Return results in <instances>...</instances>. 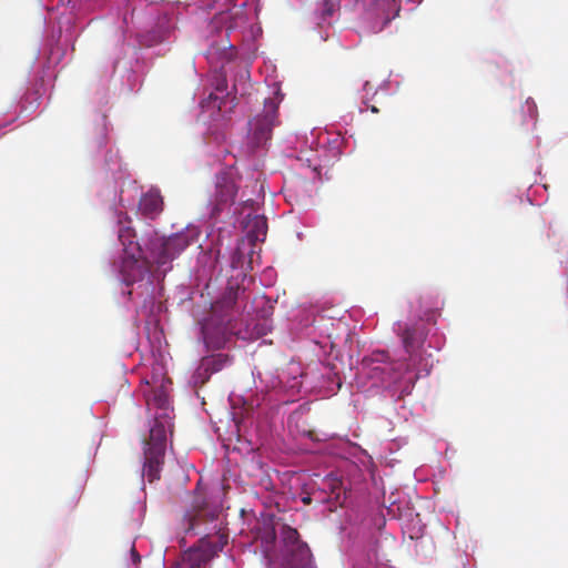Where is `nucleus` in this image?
<instances>
[{
	"label": "nucleus",
	"instance_id": "nucleus-1",
	"mask_svg": "<svg viewBox=\"0 0 568 568\" xmlns=\"http://www.w3.org/2000/svg\"><path fill=\"white\" fill-rule=\"evenodd\" d=\"M197 241L194 230H186L170 236H153L148 244V260L165 274L172 268V262L191 244Z\"/></svg>",
	"mask_w": 568,
	"mask_h": 568
},
{
	"label": "nucleus",
	"instance_id": "nucleus-2",
	"mask_svg": "<svg viewBox=\"0 0 568 568\" xmlns=\"http://www.w3.org/2000/svg\"><path fill=\"white\" fill-rule=\"evenodd\" d=\"M354 10L362 28L376 33L398 16L399 7L396 0H356Z\"/></svg>",
	"mask_w": 568,
	"mask_h": 568
},
{
	"label": "nucleus",
	"instance_id": "nucleus-3",
	"mask_svg": "<svg viewBox=\"0 0 568 568\" xmlns=\"http://www.w3.org/2000/svg\"><path fill=\"white\" fill-rule=\"evenodd\" d=\"M166 448V428L158 419L154 420L144 442L143 473L150 483L160 478L161 466Z\"/></svg>",
	"mask_w": 568,
	"mask_h": 568
},
{
	"label": "nucleus",
	"instance_id": "nucleus-4",
	"mask_svg": "<svg viewBox=\"0 0 568 568\" xmlns=\"http://www.w3.org/2000/svg\"><path fill=\"white\" fill-rule=\"evenodd\" d=\"M227 535L217 531L200 539L199 545L190 548L182 556L181 568H205L209 561L223 550Z\"/></svg>",
	"mask_w": 568,
	"mask_h": 568
},
{
	"label": "nucleus",
	"instance_id": "nucleus-5",
	"mask_svg": "<svg viewBox=\"0 0 568 568\" xmlns=\"http://www.w3.org/2000/svg\"><path fill=\"white\" fill-rule=\"evenodd\" d=\"M278 104L276 98L266 99L262 113L250 121V132L255 146H262L271 139L272 130L277 124Z\"/></svg>",
	"mask_w": 568,
	"mask_h": 568
},
{
	"label": "nucleus",
	"instance_id": "nucleus-6",
	"mask_svg": "<svg viewBox=\"0 0 568 568\" xmlns=\"http://www.w3.org/2000/svg\"><path fill=\"white\" fill-rule=\"evenodd\" d=\"M131 220L126 215V213L120 212L118 214V224H119V241L123 246V252L125 255L135 256L139 255L142 250L136 241L135 231L130 225Z\"/></svg>",
	"mask_w": 568,
	"mask_h": 568
},
{
	"label": "nucleus",
	"instance_id": "nucleus-7",
	"mask_svg": "<svg viewBox=\"0 0 568 568\" xmlns=\"http://www.w3.org/2000/svg\"><path fill=\"white\" fill-rule=\"evenodd\" d=\"M230 357H201V361L192 375L195 386H203L212 374L220 372L229 364Z\"/></svg>",
	"mask_w": 568,
	"mask_h": 568
},
{
	"label": "nucleus",
	"instance_id": "nucleus-8",
	"mask_svg": "<svg viewBox=\"0 0 568 568\" xmlns=\"http://www.w3.org/2000/svg\"><path fill=\"white\" fill-rule=\"evenodd\" d=\"M216 201L219 203H231L234 201L237 193V184L235 181V173L230 168L216 175Z\"/></svg>",
	"mask_w": 568,
	"mask_h": 568
},
{
	"label": "nucleus",
	"instance_id": "nucleus-9",
	"mask_svg": "<svg viewBox=\"0 0 568 568\" xmlns=\"http://www.w3.org/2000/svg\"><path fill=\"white\" fill-rule=\"evenodd\" d=\"M141 257L142 252L135 256L125 255L123 258L120 272L126 285L142 281L148 273L149 268L145 262L141 261Z\"/></svg>",
	"mask_w": 568,
	"mask_h": 568
},
{
	"label": "nucleus",
	"instance_id": "nucleus-10",
	"mask_svg": "<svg viewBox=\"0 0 568 568\" xmlns=\"http://www.w3.org/2000/svg\"><path fill=\"white\" fill-rule=\"evenodd\" d=\"M141 214L148 219L154 220L163 211V199L158 190H150L143 194L139 202Z\"/></svg>",
	"mask_w": 568,
	"mask_h": 568
},
{
	"label": "nucleus",
	"instance_id": "nucleus-11",
	"mask_svg": "<svg viewBox=\"0 0 568 568\" xmlns=\"http://www.w3.org/2000/svg\"><path fill=\"white\" fill-rule=\"evenodd\" d=\"M150 364L151 374L146 378V384L151 387H163V385H172L171 378L168 376V372L164 364V357H142Z\"/></svg>",
	"mask_w": 568,
	"mask_h": 568
},
{
	"label": "nucleus",
	"instance_id": "nucleus-12",
	"mask_svg": "<svg viewBox=\"0 0 568 568\" xmlns=\"http://www.w3.org/2000/svg\"><path fill=\"white\" fill-rule=\"evenodd\" d=\"M248 241L254 245L256 242H264L267 233V221L262 215H248L244 225Z\"/></svg>",
	"mask_w": 568,
	"mask_h": 568
},
{
	"label": "nucleus",
	"instance_id": "nucleus-13",
	"mask_svg": "<svg viewBox=\"0 0 568 568\" xmlns=\"http://www.w3.org/2000/svg\"><path fill=\"white\" fill-rule=\"evenodd\" d=\"M312 560V554L306 544H298L295 548L286 551L287 568H308Z\"/></svg>",
	"mask_w": 568,
	"mask_h": 568
},
{
	"label": "nucleus",
	"instance_id": "nucleus-14",
	"mask_svg": "<svg viewBox=\"0 0 568 568\" xmlns=\"http://www.w3.org/2000/svg\"><path fill=\"white\" fill-rule=\"evenodd\" d=\"M425 339H426L425 332L423 329H419L416 327L406 328L402 335L404 348H405L406 353H408L409 355H412L418 351H422L426 355H428L427 351L423 348Z\"/></svg>",
	"mask_w": 568,
	"mask_h": 568
},
{
	"label": "nucleus",
	"instance_id": "nucleus-15",
	"mask_svg": "<svg viewBox=\"0 0 568 568\" xmlns=\"http://www.w3.org/2000/svg\"><path fill=\"white\" fill-rule=\"evenodd\" d=\"M418 308L420 311V320L428 323L436 322V314L439 311V301L429 294L422 295L418 300Z\"/></svg>",
	"mask_w": 568,
	"mask_h": 568
},
{
	"label": "nucleus",
	"instance_id": "nucleus-16",
	"mask_svg": "<svg viewBox=\"0 0 568 568\" xmlns=\"http://www.w3.org/2000/svg\"><path fill=\"white\" fill-rule=\"evenodd\" d=\"M170 387L171 385H163V387H151L152 392L148 396V405H154L161 409H168L170 405Z\"/></svg>",
	"mask_w": 568,
	"mask_h": 568
},
{
	"label": "nucleus",
	"instance_id": "nucleus-17",
	"mask_svg": "<svg viewBox=\"0 0 568 568\" xmlns=\"http://www.w3.org/2000/svg\"><path fill=\"white\" fill-rule=\"evenodd\" d=\"M282 537L285 545V551L290 548L297 547L298 544H304L300 540V535L295 528L290 526H284L282 530Z\"/></svg>",
	"mask_w": 568,
	"mask_h": 568
},
{
	"label": "nucleus",
	"instance_id": "nucleus-18",
	"mask_svg": "<svg viewBox=\"0 0 568 568\" xmlns=\"http://www.w3.org/2000/svg\"><path fill=\"white\" fill-rule=\"evenodd\" d=\"M341 8V0H323L321 8V21L327 22Z\"/></svg>",
	"mask_w": 568,
	"mask_h": 568
},
{
	"label": "nucleus",
	"instance_id": "nucleus-19",
	"mask_svg": "<svg viewBox=\"0 0 568 568\" xmlns=\"http://www.w3.org/2000/svg\"><path fill=\"white\" fill-rule=\"evenodd\" d=\"M202 334H203V337H204V342L205 344L209 346V347H212L214 349H220V348H223L224 347V341L223 339H219L216 342L212 341L210 337H209V333H207V327L206 326H203L202 327Z\"/></svg>",
	"mask_w": 568,
	"mask_h": 568
},
{
	"label": "nucleus",
	"instance_id": "nucleus-20",
	"mask_svg": "<svg viewBox=\"0 0 568 568\" xmlns=\"http://www.w3.org/2000/svg\"><path fill=\"white\" fill-rule=\"evenodd\" d=\"M347 341H349V343H351V344L356 343V345H357L356 352H357V353L366 352V349H365V343H364L363 345H361V344H359V341L356 338V336H355V335H348ZM348 352H349V353H353V352H355V349H353V348L351 347Z\"/></svg>",
	"mask_w": 568,
	"mask_h": 568
},
{
	"label": "nucleus",
	"instance_id": "nucleus-21",
	"mask_svg": "<svg viewBox=\"0 0 568 568\" xmlns=\"http://www.w3.org/2000/svg\"><path fill=\"white\" fill-rule=\"evenodd\" d=\"M187 520V527L185 528L186 532H191V531H194L195 528H196V525H197V517L195 516H189L186 518Z\"/></svg>",
	"mask_w": 568,
	"mask_h": 568
},
{
	"label": "nucleus",
	"instance_id": "nucleus-22",
	"mask_svg": "<svg viewBox=\"0 0 568 568\" xmlns=\"http://www.w3.org/2000/svg\"><path fill=\"white\" fill-rule=\"evenodd\" d=\"M130 551H131L133 562L139 564L141 560V557H140L139 552L136 551V549L134 547H132Z\"/></svg>",
	"mask_w": 568,
	"mask_h": 568
},
{
	"label": "nucleus",
	"instance_id": "nucleus-23",
	"mask_svg": "<svg viewBox=\"0 0 568 568\" xmlns=\"http://www.w3.org/2000/svg\"><path fill=\"white\" fill-rule=\"evenodd\" d=\"M372 355H378V356H382V355H385V352L384 351H374L372 353Z\"/></svg>",
	"mask_w": 568,
	"mask_h": 568
},
{
	"label": "nucleus",
	"instance_id": "nucleus-24",
	"mask_svg": "<svg viewBox=\"0 0 568 568\" xmlns=\"http://www.w3.org/2000/svg\"><path fill=\"white\" fill-rule=\"evenodd\" d=\"M303 501H304L305 504H308V503L311 501V498H310V497H305V498H303Z\"/></svg>",
	"mask_w": 568,
	"mask_h": 568
},
{
	"label": "nucleus",
	"instance_id": "nucleus-25",
	"mask_svg": "<svg viewBox=\"0 0 568 568\" xmlns=\"http://www.w3.org/2000/svg\"><path fill=\"white\" fill-rule=\"evenodd\" d=\"M243 412H244L245 414H248V408H243Z\"/></svg>",
	"mask_w": 568,
	"mask_h": 568
},
{
	"label": "nucleus",
	"instance_id": "nucleus-26",
	"mask_svg": "<svg viewBox=\"0 0 568 568\" xmlns=\"http://www.w3.org/2000/svg\"><path fill=\"white\" fill-rule=\"evenodd\" d=\"M373 112H377V109L375 106L372 108Z\"/></svg>",
	"mask_w": 568,
	"mask_h": 568
}]
</instances>
